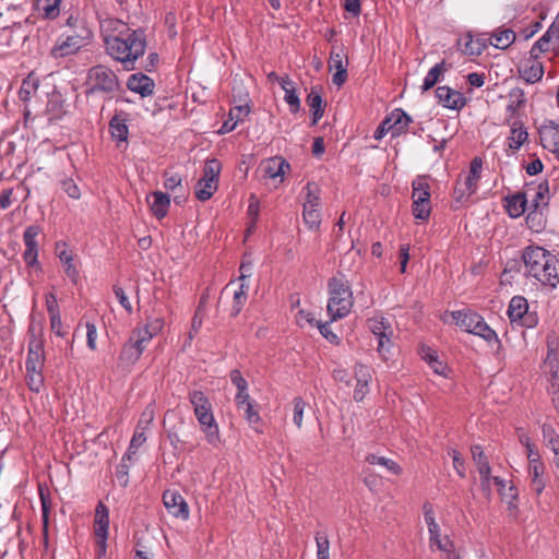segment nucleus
<instances>
[{"instance_id": "f257e3e1", "label": "nucleus", "mask_w": 559, "mask_h": 559, "mask_svg": "<svg viewBox=\"0 0 559 559\" xmlns=\"http://www.w3.org/2000/svg\"><path fill=\"white\" fill-rule=\"evenodd\" d=\"M103 29L108 55L119 61L124 70H133L135 61L145 52L144 33L141 29H131L126 23L115 19L106 20Z\"/></svg>"}, {"instance_id": "f03ea898", "label": "nucleus", "mask_w": 559, "mask_h": 559, "mask_svg": "<svg viewBox=\"0 0 559 559\" xmlns=\"http://www.w3.org/2000/svg\"><path fill=\"white\" fill-rule=\"evenodd\" d=\"M524 274L544 286L556 288L559 284V259L539 246H528L522 252Z\"/></svg>"}, {"instance_id": "7ed1b4c3", "label": "nucleus", "mask_w": 559, "mask_h": 559, "mask_svg": "<svg viewBox=\"0 0 559 559\" xmlns=\"http://www.w3.org/2000/svg\"><path fill=\"white\" fill-rule=\"evenodd\" d=\"M329 300L326 310L332 321L345 318L354 306L353 290L344 274H337L328 282Z\"/></svg>"}, {"instance_id": "20e7f679", "label": "nucleus", "mask_w": 559, "mask_h": 559, "mask_svg": "<svg viewBox=\"0 0 559 559\" xmlns=\"http://www.w3.org/2000/svg\"><path fill=\"white\" fill-rule=\"evenodd\" d=\"M188 399L206 441L212 445H217L221 441L219 429L210 400L200 390L190 391Z\"/></svg>"}, {"instance_id": "39448f33", "label": "nucleus", "mask_w": 559, "mask_h": 559, "mask_svg": "<svg viewBox=\"0 0 559 559\" xmlns=\"http://www.w3.org/2000/svg\"><path fill=\"white\" fill-rule=\"evenodd\" d=\"M92 38V31L87 27L86 23H81L75 26V29L61 34L51 47L49 55L53 59L73 56L82 48L88 46Z\"/></svg>"}, {"instance_id": "423d86ee", "label": "nucleus", "mask_w": 559, "mask_h": 559, "mask_svg": "<svg viewBox=\"0 0 559 559\" xmlns=\"http://www.w3.org/2000/svg\"><path fill=\"white\" fill-rule=\"evenodd\" d=\"M452 318L462 330L467 333L480 336L488 343L493 342L500 346L497 333L485 322L484 318L469 310H457L452 312Z\"/></svg>"}, {"instance_id": "0eeeda50", "label": "nucleus", "mask_w": 559, "mask_h": 559, "mask_svg": "<svg viewBox=\"0 0 559 559\" xmlns=\"http://www.w3.org/2000/svg\"><path fill=\"white\" fill-rule=\"evenodd\" d=\"M147 343L131 332L129 338L121 347L117 359V370L121 373H129L142 356Z\"/></svg>"}, {"instance_id": "6e6552de", "label": "nucleus", "mask_w": 559, "mask_h": 559, "mask_svg": "<svg viewBox=\"0 0 559 559\" xmlns=\"http://www.w3.org/2000/svg\"><path fill=\"white\" fill-rule=\"evenodd\" d=\"M508 317L512 324L524 329H533L538 324L537 312L530 309L526 298L514 296L508 307Z\"/></svg>"}, {"instance_id": "1a4fd4ad", "label": "nucleus", "mask_w": 559, "mask_h": 559, "mask_svg": "<svg viewBox=\"0 0 559 559\" xmlns=\"http://www.w3.org/2000/svg\"><path fill=\"white\" fill-rule=\"evenodd\" d=\"M368 328L378 341L377 352L383 360H388L392 347L393 329L383 317L368 320Z\"/></svg>"}, {"instance_id": "9d476101", "label": "nucleus", "mask_w": 559, "mask_h": 559, "mask_svg": "<svg viewBox=\"0 0 559 559\" xmlns=\"http://www.w3.org/2000/svg\"><path fill=\"white\" fill-rule=\"evenodd\" d=\"M87 83L91 92H114L118 88L119 82L115 72L102 64L95 66L88 70Z\"/></svg>"}, {"instance_id": "9b49d317", "label": "nucleus", "mask_w": 559, "mask_h": 559, "mask_svg": "<svg viewBox=\"0 0 559 559\" xmlns=\"http://www.w3.org/2000/svg\"><path fill=\"white\" fill-rule=\"evenodd\" d=\"M28 333L29 342L27 347V357L25 366H44L46 357L41 324H36L35 322H32L28 328Z\"/></svg>"}, {"instance_id": "f8f14e48", "label": "nucleus", "mask_w": 559, "mask_h": 559, "mask_svg": "<svg viewBox=\"0 0 559 559\" xmlns=\"http://www.w3.org/2000/svg\"><path fill=\"white\" fill-rule=\"evenodd\" d=\"M425 523L428 527L430 548L435 547L438 550H449L452 546V540L448 535H441V528L436 521L435 511L430 503H425L423 507Z\"/></svg>"}, {"instance_id": "ddd939ff", "label": "nucleus", "mask_w": 559, "mask_h": 559, "mask_svg": "<svg viewBox=\"0 0 559 559\" xmlns=\"http://www.w3.org/2000/svg\"><path fill=\"white\" fill-rule=\"evenodd\" d=\"M109 528V510L103 503L98 502L95 509L94 534L99 557L105 556L107 549V538Z\"/></svg>"}, {"instance_id": "4468645a", "label": "nucleus", "mask_w": 559, "mask_h": 559, "mask_svg": "<svg viewBox=\"0 0 559 559\" xmlns=\"http://www.w3.org/2000/svg\"><path fill=\"white\" fill-rule=\"evenodd\" d=\"M41 233L38 225L27 226L23 233V242L25 250L23 252V260L27 267L40 269L38 262V242L37 236Z\"/></svg>"}, {"instance_id": "2eb2a0df", "label": "nucleus", "mask_w": 559, "mask_h": 559, "mask_svg": "<svg viewBox=\"0 0 559 559\" xmlns=\"http://www.w3.org/2000/svg\"><path fill=\"white\" fill-rule=\"evenodd\" d=\"M348 58L343 48H333L330 52L329 69L335 71L332 75V83L341 87L347 80Z\"/></svg>"}, {"instance_id": "dca6fc26", "label": "nucleus", "mask_w": 559, "mask_h": 559, "mask_svg": "<svg viewBox=\"0 0 559 559\" xmlns=\"http://www.w3.org/2000/svg\"><path fill=\"white\" fill-rule=\"evenodd\" d=\"M538 134L542 146L558 157L559 122L555 120H545L538 129Z\"/></svg>"}, {"instance_id": "f3484780", "label": "nucleus", "mask_w": 559, "mask_h": 559, "mask_svg": "<svg viewBox=\"0 0 559 559\" xmlns=\"http://www.w3.org/2000/svg\"><path fill=\"white\" fill-rule=\"evenodd\" d=\"M526 94L521 87H513L507 94V106H506V123L519 120L520 111L524 109L526 105Z\"/></svg>"}, {"instance_id": "a211bd4d", "label": "nucleus", "mask_w": 559, "mask_h": 559, "mask_svg": "<svg viewBox=\"0 0 559 559\" xmlns=\"http://www.w3.org/2000/svg\"><path fill=\"white\" fill-rule=\"evenodd\" d=\"M472 459L480 476V485L484 491L490 492L491 468L488 459L479 444L471 448Z\"/></svg>"}, {"instance_id": "6ab92c4d", "label": "nucleus", "mask_w": 559, "mask_h": 559, "mask_svg": "<svg viewBox=\"0 0 559 559\" xmlns=\"http://www.w3.org/2000/svg\"><path fill=\"white\" fill-rule=\"evenodd\" d=\"M435 94L438 103L444 108L460 110L466 105L464 95L447 85L438 86Z\"/></svg>"}, {"instance_id": "aec40b11", "label": "nucleus", "mask_w": 559, "mask_h": 559, "mask_svg": "<svg viewBox=\"0 0 559 559\" xmlns=\"http://www.w3.org/2000/svg\"><path fill=\"white\" fill-rule=\"evenodd\" d=\"M163 502L167 511L176 518L188 520L189 519V507L185 498L171 490H166L163 495Z\"/></svg>"}, {"instance_id": "412c9836", "label": "nucleus", "mask_w": 559, "mask_h": 559, "mask_svg": "<svg viewBox=\"0 0 559 559\" xmlns=\"http://www.w3.org/2000/svg\"><path fill=\"white\" fill-rule=\"evenodd\" d=\"M527 197L532 198V206L539 211L548 205L549 202V183L543 180L538 183L532 181L525 185Z\"/></svg>"}, {"instance_id": "4be33fe9", "label": "nucleus", "mask_w": 559, "mask_h": 559, "mask_svg": "<svg viewBox=\"0 0 559 559\" xmlns=\"http://www.w3.org/2000/svg\"><path fill=\"white\" fill-rule=\"evenodd\" d=\"M128 115L123 111L116 114L109 121V133L112 140L116 142L117 147H120L121 144L128 143L129 138V128L127 124Z\"/></svg>"}, {"instance_id": "5701e85b", "label": "nucleus", "mask_w": 559, "mask_h": 559, "mask_svg": "<svg viewBox=\"0 0 559 559\" xmlns=\"http://www.w3.org/2000/svg\"><path fill=\"white\" fill-rule=\"evenodd\" d=\"M354 372L356 379L354 400L360 402L369 393V383L372 378L371 369L362 364H356Z\"/></svg>"}, {"instance_id": "b1692460", "label": "nucleus", "mask_w": 559, "mask_h": 559, "mask_svg": "<svg viewBox=\"0 0 559 559\" xmlns=\"http://www.w3.org/2000/svg\"><path fill=\"white\" fill-rule=\"evenodd\" d=\"M260 168L265 177L271 179L280 178V181H283L284 175L289 170L290 165L285 158L274 156L264 160Z\"/></svg>"}, {"instance_id": "393cba45", "label": "nucleus", "mask_w": 559, "mask_h": 559, "mask_svg": "<svg viewBox=\"0 0 559 559\" xmlns=\"http://www.w3.org/2000/svg\"><path fill=\"white\" fill-rule=\"evenodd\" d=\"M57 255L63 265L66 275L73 282L76 283L79 278V271L74 265V254L70 250L66 242H57L56 245Z\"/></svg>"}, {"instance_id": "a878e982", "label": "nucleus", "mask_w": 559, "mask_h": 559, "mask_svg": "<svg viewBox=\"0 0 559 559\" xmlns=\"http://www.w3.org/2000/svg\"><path fill=\"white\" fill-rule=\"evenodd\" d=\"M527 198L528 197L525 190L524 192H516L514 194L507 195L503 199V206L510 217L518 218L525 213Z\"/></svg>"}, {"instance_id": "bb28decb", "label": "nucleus", "mask_w": 559, "mask_h": 559, "mask_svg": "<svg viewBox=\"0 0 559 559\" xmlns=\"http://www.w3.org/2000/svg\"><path fill=\"white\" fill-rule=\"evenodd\" d=\"M127 86L131 92L140 94L142 97H146L154 92V81L143 73L132 74L127 82Z\"/></svg>"}, {"instance_id": "cd10ccee", "label": "nucleus", "mask_w": 559, "mask_h": 559, "mask_svg": "<svg viewBox=\"0 0 559 559\" xmlns=\"http://www.w3.org/2000/svg\"><path fill=\"white\" fill-rule=\"evenodd\" d=\"M507 124L511 128L508 136V147L512 152H516L527 141L528 132L521 120H514Z\"/></svg>"}, {"instance_id": "c85d7f7f", "label": "nucleus", "mask_w": 559, "mask_h": 559, "mask_svg": "<svg viewBox=\"0 0 559 559\" xmlns=\"http://www.w3.org/2000/svg\"><path fill=\"white\" fill-rule=\"evenodd\" d=\"M528 477L531 480V489L536 496L542 495L546 487L544 479L545 465L543 462L528 463L527 467Z\"/></svg>"}, {"instance_id": "c756f323", "label": "nucleus", "mask_w": 559, "mask_h": 559, "mask_svg": "<svg viewBox=\"0 0 559 559\" xmlns=\"http://www.w3.org/2000/svg\"><path fill=\"white\" fill-rule=\"evenodd\" d=\"M520 76L528 84L539 82L544 76V66L534 58L523 63L519 69Z\"/></svg>"}, {"instance_id": "7c9ffc66", "label": "nucleus", "mask_w": 559, "mask_h": 559, "mask_svg": "<svg viewBox=\"0 0 559 559\" xmlns=\"http://www.w3.org/2000/svg\"><path fill=\"white\" fill-rule=\"evenodd\" d=\"M147 202L153 215L156 218L162 219L167 215L168 209L170 206V198L168 194L160 191H155L150 197H147Z\"/></svg>"}, {"instance_id": "2f4dec72", "label": "nucleus", "mask_w": 559, "mask_h": 559, "mask_svg": "<svg viewBox=\"0 0 559 559\" xmlns=\"http://www.w3.org/2000/svg\"><path fill=\"white\" fill-rule=\"evenodd\" d=\"M388 118L391 120V129L392 136H400L402 133H405L408 126L413 122V119L409 115H407L403 109L395 108L388 115Z\"/></svg>"}, {"instance_id": "473e14b6", "label": "nucleus", "mask_w": 559, "mask_h": 559, "mask_svg": "<svg viewBox=\"0 0 559 559\" xmlns=\"http://www.w3.org/2000/svg\"><path fill=\"white\" fill-rule=\"evenodd\" d=\"M164 324L165 321L162 317H150L143 328L134 329L132 332L148 344L155 335L162 332Z\"/></svg>"}, {"instance_id": "72a5a7b5", "label": "nucleus", "mask_w": 559, "mask_h": 559, "mask_svg": "<svg viewBox=\"0 0 559 559\" xmlns=\"http://www.w3.org/2000/svg\"><path fill=\"white\" fill-rule=\"evenodd\" d=\"M302 192L305 193V201L302 209L307 210H321V189L316 182H308Z\"/></svg>"}, {"instance_id": "f704fd0d", "label": "nucleus", "mask_w": 559, "mask_h": 559, "mask_svg": "<svg viewBox=\"0 0 559 559\" xmlns=\"http://www.w3.org/2000/svg\"><path fill=\"white\" fill-rule=\"evenodd\" d=\"M281 86L285 92L284 100L288 104L290 111L296 114L300 109V99L296 92L294 82L288 75H285L281 78Z\"/></svg>"}, {"instance_id": "c9c22d12", "label": "nucleus", "mask_w": 559, "mask_h": 559, "mask_svg": "<svg viewBox=\"0 0 559 559\" xmlns=\"http://www.w3.org/2000/svg\"><path fill=\"white\" fill-rule=\"evenodd\" d=\"M516 35L511 28H498L490 37V44L498 49L509 48L515 40Z\"/></svg>"}, {"instance_id": "e433bc0d", "label": "nucleus", "mask_w": 559, "mask_h": 559, "mask_svg": "<svg viewBox=\"0 0 559 559\" xmlns=\"http://www.w3.org/2000/svg\"><path fill=\"white\" fill-rule=\"evenodd\" d=\"M483 170V160L479 157L473 158L469 166L468 174L462 179L464 181V186H466V190L469 191H477L478 188V181L480 179Z\"/></svg>"}, {"instance_id": "4c0bfd02", "label": "nucleus", "mask_w": 559, "mask_h": 559, "mask_svg": "<svg viewBox=\"0 0 559 559\" xmlns=\"http://www.w3.org/2000/svg\"><path fill=\"white\" fill-rule=\"evenodd\" d=\"M44 366H25L26 370V383L31 391L39 393L44 386Z\"/></svg>"}, {"instance_id": "58836bf2", "label": "nucleus", "mask_w": 559, "mask_h": 559, "mask_svg": "<svg viewBox=\"0 0 559 559\" xmlns=\"http://www.w3.org/2000/svg\"><path fill=\"white\" fill-rule=\"evenodd\" d=\"M445 70L447 67L444 61L436 63L426 74L423 82L421 91L426 92L432 88L438 82H440Z\"/></svg>"}, {"instance_id": "ea45409f", "label": "nucleus", "mask_w": 559, "mask_h": 559, "mask_svg": "<svg viewBox=\"0 0 559 559\" xmlns=\"http://www.w3.org/2000/svg\"><path fill=\"white\" fill-rule=\"evenodd\" d=\"M366 462L369 463L370 465L383 466L392 475L397 476L401 475L403 472L402 467L395 461L385 456H380L371 453L366 456Z\"/></svg>"}, {"instance_id": "a19ab883", "label": "nucleus", "mask_w": 559, "mask_h": 559, "mask_svg": "<svg viewBox=\"0 0 559 559\" xmlns=\"http://www.w3.org/2000/svg\"><path fill=\"white\" fill-rule=\"evenodd\" d=\"M413 201L430 202V186L425 177H417L413 181Z\"/></svg>"}, {"instance_id": "79ce46f5", "label": "nucleus", "mask_w": 559, "mask_h": 559, "mask_svg": "<svg viewBox=\"0 0 559 559\" xmlns=\"http://www.w3.org/2000/svg\"><path fill=\"white\" fill-rule=\"evenodd\" d=\"M248 289V284L240 283L239 287L234 292L233 305L230 309L231 317H237L241 312L243 306L247 302Z\"/></svg>"}, {"instance_id": "37998d69", "label": "nucleus", "mask_w": 559, "mask_h": 559, "mask_svg": "<svg viewBox=\"0 0 559 559\" xmlns=\"http://www.w3.org/2000/svg\"><path fill=\"white\" fill-rule=\"evenodd\" d=\"M459 46L461 51L467 56H479L484 49V45L478 39H474L471 34L463 36L459 40Z\"/></svg>"}, {"instance_id": "c03bdc74", "label": "nucleus", "mask_w": 559, "mask_h": 559, "mask_svg": "<svg viewBox=\"0 0 559 559\" xmlns=\"http://www.w3.org/2000/svg\"><path fill=\"white\" fill-rule=\"evenodd\" d=\"M62 0H37L38 11L45 19L53 20L60 13Z\"/></svg>"}, {"instance_id": "a18cd8bd", "label": "nucleus", "mask_w": 559, "mask_h": 559, "mask_svg": "<svg viewBox=\"0 0 559 559\" xmlns=\"http://www.w3.org/2000/svg\"><path fill=\"white\" fill-rule=\"evenodd\" d=\"M146 442V435L145 431L135 429L127 452L124 453V460L134 461L136 452L140 447H142Z\"/></svg>"}, {"instance_id": "49530a36", "label": "nucleus", "mask_w": 559, "mask_h": 559, "mask_svg": "<svg viewBox=\"0 0 559 559\" xmlns=\"http://www.w3.org/2000/svg\"><path fill=\"white\" fill-rule=\"evenodd\" d=\"M543 438L547 447L551 449L555 454V459L559 456V435L556 432L554 427L548 424H544L542 427Z\"/></svg>"}, {"instance_id": "de8ad7c7", "label": "nucleus", "mask_w": 559, "mask_h": 559, "mask_svg": "<svg viewBox=\"0 0 559 559\" xmlns=\"http://www.w3.org/2000/svg\"><path fill=\"white\" fill-rule=\"evenodd\" d=\"M217 188V185L211 183L210 181L200 178L194 187L195 198L202 202L207 201L212 198Z\"/></svg>"}, {"instance_id": "09e8293b", "label": "nucleus", "mask_w": 559, "mask_h": 559, "mask_svg": "<svg viewBox=\"0 0 559 559\" xmlns=\"http://www.w3.org/2000/svg\"><path fill=\"white\" fill-rule=\"evenodd\" d=\"M221 169L222 165L217 159L207 160L204 165L201 178L218 186Z\"/></svg>"}, {"instance_id": "8fccbe9b", "label": "nucleus", "mask_w": 559, "mask_h": 559, "mask_svg": "<svg viewBox=\"0 0 559 559\" xmlns=\"http://www.w3.org/2000/svg\"><path fill=\"white\" fill-rule=\"evenodd\" d=\"M37 88H38L37 80L33 79L31 76L26 78L25 80H23L22 85L19 91L20 99L24 103H27L32 98L33 94L37 91Z\"/></svg>"}, {"instance_id": "3c124183", "label": "nucleus", "mask_w": 559, "mask_h": 559, "mask_svg": "<svg viewBox=\"0 0 559 559\" xmlns=\"http://www.w3.org/2000/svg\"><path fill=\"white\" fill-rule=\"evenodd\" d=\"M492 480L498 486V491L502 500L518 498V491L511 483H508L498 476L492 477Z\"/></svg>"}, {"instance_id": "603ef678", "label": "nucleus", "mask_w": 559, "mask_h": 559, "mask_svg": "<svg viewBox=\"0 0 559 559\" xmlns=\"http://www.w3.org/2000/svg\"><path fill=\"white\" fill-rule=\"evenodd\" d=\"M317 559H330V542L323 532L316 534Z\"/></svg>"}, {"instance_id": "864d4df0", "label": "nucleus", "mask_w": 559, "mask_h": 559, "mask_svg": "<svg viewBox=\"0 0 559 559\" xmlns=\"http://www.w3.org/2000/svg\"><path fill=\"white\" fill-rule=\"evenodd\" d=\"M321 210L302 209L304 223L311 230L319 229L321 225Z\"/></svg>"}, {"instance_id": "5fc2aeb1", "label": "nucleus", "mask_w": 559, "mask_h": 559, "mask_svg": "<svg viewBox=\"0 0 559 559\" xmlns=\"http://www.w3.org/2000/svg\"><path fill=\"white\" fill-rule=\"evenodd\" d=\"M293 423L296 425L298 429L302 427L304 421V413L306 409V402L300 397L297 396L293 400Z\"/></svg>"}, {"instance_id": "6e6d98bb", "label": "nucleus", "mask_w": 559, "mask_h": 559, "mask_svg": "<svg viewBox=\"0 0 559 559\" xmlns=\"http://www.w3.org/2000/svg\"><path fill=\"white\" fill-rule=\"evenodd\" d=\"M525 223L527 227L536 233L540 231L545 227V221L543 218V214L539 211L533 210L531 211L526 218Z\"/></svg>"}, {"instance_id": "4d7b16f0", "label": "nucleus", "mask_w": 559, "mask_h": 559, "mask_svg": "<svg viewBox=\"0 0 559 559\" xmlns=\"http://www.w3.org/2000/svg\"><path fill=\"white\" fill-rule=\"evenodd\" d=\"M413 215L418 221H427L431 213L430 202L413 201Z\"/></svg>"}, {"instance_id": "13d9d810", "label": "nucleus", "mask_w": 559, "mask_h": 559, "mask_svg": "<svg viewBox=\"0 0 559 559\" xmlns=\"http://www.w3.org/2000/svg\"><path fill=\"white\" fill-rule=\"evenodd\" d=\"M255 406L257 404L254 400H252L251 402L243 404V406L238 407L239 409L243 411L245 418L251 426L259 424L261 420V417L258 411L255 409Z\"/></svg>"}, {"instance_id": "bf43d9fd", "label": "nucleus", "mask_w": 559, "mask_h": 559, "mask_svg": "<svg viewBox=\"0 0 559 559\" xmlns=\"http://www.w3.org/2000/svg\"><path fill=\"white\" fill-rule=\"evenodd\" d=\"M466 186H464V181L462 179H459L455 183L454 190H453V198L457 203H464L468 200L471 195H473L475 192L466 190Z\"/></svg>"}, {"instance_id": "052dcab7", "label": "nucleus", "mask_w": 559, "mask_h": 559, "mask_svg": "<svg viewBox=\"0 0 559 559\" xmlns=\"http://www.w3.org/2000/svg\"><path fill=\"white\" fill-rule=\"evenodd\" d=\"M554 41L550 37H547L545 33L532 47L531 56L537 58L538 53L548 51L550 49V43Z\"/></svg>"}, {"instance_id": "680f3d73", "label": "nucleus", "mask_w": 559, "mask_h": 559, "mask_svg": "<svg viewBox=\"0 0 559 559\" xmlns=\"http://www.w3.org/2000/svg\"><path fill=\"white\" fill-rule=\"evenodd\" d=\"M448 454L452 457L453 467H454L455 472L457 473V475L460 477L464 478L466 475L465 462H464L463 457L461 456L460 452L455 449H450L448 451Z\"/></svg>"}, {"instance_id": "e2e57ef3", "label": "nucleus", "mask_w": 559, "mask_h": 559, "mask_svg": "<svg viewBox=\"0 0 559 559\" xmlns=\"http://www.w3.org/2000/svg\"><path fill=\"white\" fill-rule=\"evenodd\" d=\"M132 462L133 461L124 460V455H123L120 464L117 467L116 475L122 486L128 485V481H129L128 474H129V469L132 465Z\"/></svg>"}, {"instance_id": "0e129e2a", "label": "nucleus", "mask_w": 559, "mask_h": 559, "mask_svg": "<svg viewBox=\"0 0 559 559\" xmlns=\"http://www.w3.org/2000/svg\"><path fill=\"white\" fill-rule=\"evenodd\" d=\"M62 190L72 199L78 200L81 198V190L72 178L61 180Z\"/></svg>"}, {"instance_id": "69168bd1", "label": "nucleus", "mask_w": 559, "mask_h": 559, "mask_svg": "<svg viewBox=\"0 0 559 559\" xmlns=\"http://www.w3.org/2000/svg\"><path fill=\"white\" fill-rule=\"evenodd\" d=\"M39 498L41 503V520L43 525H49V512L51 508V502L48 493H45L41 489L39 490Z\"/></svg>"}, {"instance_id": "338daca9", "label": "nucleus", "mask_w": 559, "mask_h": 559, "mask_svg": "<svg viewBox=\"0 0 559 559\" xmlns=\"http://www.w3.org/2000/svg\"><path fill=\"white\" fill-rule=\"evenodd\" d=\"M112 290H114V294H115L116 298L118 299L119 304L123 307V309L128 313H132V311H133L132 305H131L126 292L123 290V288L118 285H114Z\"/></svg>"}, {"instance_id": "774afa93", "label": "nucleus", "mask_w": 559, "mask_h": 559, "mask_svg": "<svg viewBox=\"0 0 559 559\" xmlns=\"http://www.w3.org/2000/svg\"><path fill=\"white\" fill-rule=\"evenodd\" d=\"M317 328L319 329L321 335L328 340L332 344H337L340 338L338 336L332 332L329 322H317Z\"/></svg>"}]
</instances>
